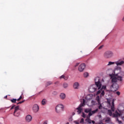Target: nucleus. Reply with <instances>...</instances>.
Returning <instances> with one entry per match:
<instances>
[{
    "label": "nucleus",
    "mask_w": 124,
    "mask_h": 124,
    "mask_svg": "<svg viewBox=\"0 0 124 124\" xmlns=\"http://www.w3.org/2000/svg\"><path fill=\"white\" fill-rule=\"evenodd\" d=\"M77 109L78 110L77 112L78 114H81V113H82V107L79 106Z\"/></svg>",
    "instance_id": "a211bd4d"
},
{
    "label": "nucleus",
    "mask_w": 124,
    "mask_h": 124,
    "mask_svg": "<svg viewBox=\"0 0 124 124\" xmlns=\"http://www.w3.org/2000/svg\"><path fill=\"white\" fill-rule=\"evenodd\" d=\"M116 123H117L119 124H123V122H122V121H120L119 120V118H116Z\"/></svg>",
    "instance_id": "bb28decb"
},
{
    "label": "nucleus",
    "mask_w": 124,
    "mask_h": 124,
    "mask_svg": "<svg viewBox=\"0 0 124 124\" xmlns=\"http://www.w3.org/2000/svg\"><path fill=\"white\" fill-rule=\"evenodd\" d=\"M115 62H109L107 65L108 66H109V65H113V64H115Z\"/></svg>",
    "instance_id": "5701e85b"
},
{
    "label": "nucleus",
    "mask_w": 124,
    "mask_h": 124,
    "mask_svg": "<svg viewBox=\"0 0 124 124\" xmlns=\"http://www.w3.org/2000/svg\"><path fill=\"white\" fill-rule=\"evenodd\" d=\"M19 110H20L19 106L15 107V111L13 113L14 116L15 117H19L20 116V111H19Z\"/></svg>",
    "instance_id": "6e6552de"
},
{
    "label": "nucleus",
    "mask_w": 124,
    "mask_h": 124,
    "mask_svg": "<svg viewBox=\"0 0 124 124\" xmlns=\"http://www.w3.org/2000/svg\"><path fill=\"white\" fill-rule=\"evenodd\" d=\"M6 97H7V96H6L5 97V98H6Z\"/></svg>",
    "instance_id": "de8ad7c7"
},
{
    "label": "nucleus",
    "mask_w": 124,
    "mask_h": 124,
    "mask_svg": "<svg viewBox=\"0 0 124 124\" xmlns=\"http://www.w3.org/2000/svg\"><path fill=\"white\" fill-rule=\"evenodd\" d=\"M81 116L83 118H87V116H86V114L84 112H82V115H81Z\"/></svg>",
    "instance_id": "473e14b6"
},
{
    "label": "nucleus",
    "mask_w": 124,
    "mask_h": 124,
    "mask_svg": "<svg viewBox=\"0 0 124 124\" xmlns=\"http://www.w3.org/2000/svg\"><path fill=\"white\" fill-rule=\"evenodd\" d=\"M108 114L109 115V116L113 117V118H119V117H121V119L124 121V116L122 117V113L119 112L118 110H116L115 113L113 114L112 111L110 109H108Z\"/></svg>",
    "instance_id": "7ed1b4c3"
},
{
    "label": "nucleus",
    "mask_w": 124,
    "mask_h": 124,
    "mask_svg": "<svg viewBox=\"0 0 124 124\" xmlns=\"http://www.w3.org/2000/svg\"><path fill=\"white\" fill-rule=\"evenodd\" d=\"M124 62L122 61L121 62H115V64L117 65H122V64H124Z\"/></svg>",
    "instance_id": "6ab92c4d"
},
{
    "label": "nucleus",
    "mask_w": 124,
    "mask_h": 124,
    "mask_svg": "<svg viewBox=\"0 0 124 124\" xmlns=\"http://www.w3.org/2000/svg\"><path fill=\"white\" fill-rule=\"evenodd\" d=\"M114 102H115V100L112 99L111 101V105L110 106V109L112 112L115 111V104L114 103Z\"/></svg>",
    "instance_id": "f8f14e48"
},
{
    "label": "nucleus",
    "mask_w": 124,
    "mask_h": 124,
    "mask_svg": "<svg viewBox=\"0 0 124 124\" xmlns=\"http://www.w3.org/2000/svg\"><path fill=\"white\" fill-rule=\"evenodd\" d=\"M31 120H32V117L31 115H28L26 117V121L27 123H30V122H31Z\"/></svg>",
    "instance_id": "4468645a"
},
{
    "label": "nucleus",
    "mask_w": 124,
    "mask_h": 124,
    "mask_svg": "<svg viewBox=\"0 0 124 124\" xmlns=\"http://www.w3.org/2000/svg\"><path fill=\"white\" fill-rule=\"evenodd\" d=\"M60 79H64V80H67L68 79V77L67 76H65L64 75H62L60 77Z\"/></svg>",
    "instance_id": "aec40b11"
},
{
    "label": "nucleus",
    "mask_w": 124,
    "mask_h": 124,
    "mask_svg": "<svg viewBox=\"0 0 124 124\" xmlns=\"http://www.w3.org/2000/svg\"><path fill=\"white\" fill-rule=\"evenodd\" d=\"M46 103H47V100H46V99H43L42 100V104L43 105H46Z\"/></svg>",
    "instance_id": "412c9836"
},
{
    "label": "nucleus",
    "mask_w": 124,
    "mask_h": 124,
    "mask_svg": "<svg viewBox=\"0 0 124 124\" xmlns=\"http://www.w3.org/2000/svg\"><path fill=\"white\" fill-rule=\"evenodd\" d=\"M24 102H25V100H23L22 101H20V102H18L17 104H21V103H23Z\"/></svg>",
    "instance_id": "c9c22d12"
},
{
    "label": "nucleus",
    "mask_w": 124,
    "mask_h": 124,
    "mask_svg": "<svg viewBox=\"0 0 124 124\" xmlns=\"http://www.w3.org/2000/svg\"><path fill=\"white\" fill-rule=\"evenodd\" d=\"M104 121H105V123H107V124H110L111 118L109 117H107L104 119Z\"/></svg>",
    "instance_id": "dca6fc26"
},
{
    "label": "nucleus",
    "mask_w": 124,
    "mask_h": 124,
    "mask_svg": "<svg viewBox=\"0 0 124 124\" xmlns=\"http://www.w3.org/2000/svg\"><path fill=\"white\" fill-rule=\"evenodd\" d=\"M43 124H48V121H44Z\"/></svg>",
    "instance_id": "4c0bfd02"
},
{
    "label": "nucleus",
    "mask_w": 124,
    "mask_h": 124,
    "mask_svg": "<svg viewBox=\"0 0 124 124\" xmlns=\"http://www.w3.org/2000/svg\"><path fill=\"white\" fill-rule=\"evenodd\" d=\"M96 104V102H95V101L92 100L91 101V106H93V105H95Z\"/></svg>",
    "instance_id": "cd10ccee"
},
{
    "label": "nucleus",
    "mask_w": 124,
    "mask_h": 124,
    "mask_svg": "<svg viewBox=\"0 0 124 124\" xmlns=\"http://www.w3.org/2000/svg\"><path fill=\"white\" fill-rule=\"evenodd\" d=\"M98 111V108H97L93 111H92L91 108H88L84 109V112L85 113H89L88 115L89 117H92V115H93V114H95L96 112Z\"/></svg>",
    "instance_id": "20e7f679"
},
{
    "label": "nucleus",
    "mask_w": 124,
    "mask_h": 124,
    "mask_svg": "<svg viewBox=\"0 0 124 124\" xmlns=\"http://www.w3.org/2000/svg\"><path fill=\"white\" fill-rule=\"evenodd\" d=\"M22 99V95H21L18 99H17V101H20Z\"/></svg>",
    "instance_id": "f704fd0d"
},
{
    "label": "nucleus",
    "mask_w": 124,
    "mask_h": 124,
    "mask_svg": "<svg viewBox=\"0 0 124 124\" xmlns=\"http://www.w3.org/2000/svg\"><path fill=\"white\" fill-rule=\"evenodd\" d=\"M67 87H68V84L67 83L64 82V83H63V88H64V89H66Z\"/></svg>",
    "instance_id": "4be33fe9"
},
{
    "label": "nucleus",
    "mask_w": 124,
    "mask_h": 124,
    "mask_svg": "<svg viewBox=\"0 0 124 124\" xmlns=\"http://www.w3.org/2000/svg\"><path fill=\"white\" fill-rule=\"evenodd\" d=\"M90 118H91V116H87L85 120V122H87L88 124H92H92H94L95 123L94 121H92Z\"/></svg>",
    "instance_id": "9b49d317"
},
{
    "label": "nucleus",
    "mask_w": 124,
    "mask_h": 124,
    "mask_svg": "<svg viewBox=\"0 0 124 124\" xmlns=\"http://www.w3.org/2000/svg\"><path fill=\"white\" fill-rule=\"evenodd\" d=\"M108 104L109 105V106H111V100L110 99H108Z\"/></svg>",
    "instance_id": "7c9ffc66"
},
{
    "label": "nucleus",
    "mask_w": 124,
    "mask_h": 124,
    "mask_svg": "<svg viewBox=\"0 0 124 124\" xmlns=\"http://www.w3.org/2000/svg\"><path fill=\"white\" fill-rule=\"evenodd\" d=\"M83 76L84 77V78H88V77H89V73L85 72L83 74Z\"/></svg>",
    "instance_id": "393cba45"
},
{
    "label": "nucleus",
    "mask_w": 124,
    "mask_h": 124,
    "mask_svg": "<svg viewBox=\"0 0 124 124\" xmlns=\"http://www.w3.org/2000/svg\"><path fill=\"white\" fill-rule=\"evenodd\" d=\"M95 84H93L90 86L89 91L90 93H94L96 91H99L101 88V82L99 77H96L94 79Z\"/></svg>",
    "instance_id": "f03ea898"
},
{
    "label": "nucleus",
    "mask_w": 124,
    "mask_h": 124,
    "mask_svg": "<svg viewBox=\"0 0 124 124\" xmlns=\"http://www.w3.org/2000/svg\"><path fill=\"white\" fill-rule=\"evenodd\" d=\"M66 97V95H65V93H61L60 94V98L62 99V100H64V99H65V98Z\"/></svg>",
    "instance_id": "2eb2a0df"
},
{
    "label": "nucleus",
    "mask_w": 124,
    "mask_h": 124,
    "mask_svg": "<svg viewBox=\"0 0 124 124\" xmlns=\"http://www.w3.org/2000/svg\"><path fill=\"white\" fill-rule=\"evenodd\" d=\"M80 87V84L78 82H76L73 84V88L76 90H78Z\"/></svg>",
    "instance_id": "ddd939ff"
},
{
    "label": "nucleus",
    "mask_w": 124,
    "mask_h": 124,
    "mask_svg": "<svg viewBox=\"0 0 124 124\" xmlns=\"http://www.w3.org/2000/svg\"><path fill=\"white\" fill-rule=\"evenodd\" d=\"M96 100L97 101L99 104H100V99L99 98V96H96Z\"/></svg>",
    "instance_id": "a878e982"
},
{
    "label": "nucleus",
    "mask_w": 124,
    "mask_h": 124,
    "mask_svg": "<svg viewBox=\"0 0 124 124\" xmlns=\"http://www.w3.org/2000/svg\"><path fill=\"white\" fill-rule=\"evenodd\" d=\"M85 67L86 65L85 64V63H81L78 67V71H79L80 72H83Z\"/></svg>",
    "instance_id": "9d476101"
},
{
    "label": "nucleus",
    "mask_w": 124,
    "mask_h": 124,
    "mask_svg": "<svg viewBox=\"0 0 124 124\" xmlns=\"http://www.w3.org/2000/svg\"><path fill=\"white\" fill-rule=\"evenodd\" d=\"M74 115H75V113L74 112L72 113V116H74Z\"/></svg>",
    "instance_id": "c03bdc74"
},
{
    "label": "nucleus",
    "mask_w": 124,
    "mask_h": 124,
    "mask_svg": "<svg viewBox=\"0 0 124 124\" xmlns=\"http://www.w3.org/2000/svg\"><path fill=\"white\" fill-rule=\"evenodd\" d=\"M114 56L113 51L108 50L104 53V57L105 59H111Z\"/></svg>",
    "instance_id": "423d86ee"
},
{
    "label": "nucleus",
    "mask_w": 124,
    "mask_h": 124,
    "mask_svg": "<svg viewBox=\"0 0 124 124\" xmlns=\"http://www.w3.org/2000/svg\"><path fill=\"white\" fill-rule=\"evenodd\" d=\"M103 90H106V85H103L101 84V87L97 92L96 95L100 94V97H102V96H104V95L105 94V92Z\"/></svg>",
    "instance_id": "39448f33"
},
{
    "label": "nucleus",
    "mask_w": 124,
    "mask_h": 124,
    "mask_svg": "<svg viewBox=\"0 0 124 124\" xmlns=\"http://www.w3.org/2000/svg\"><path fill=\"white\" fill-rule=\"evenodd\" d=\"M110 79L111 82V85L110 86V90L112 91L113 89H118V81L123 82L124 77V72L120 71L118 74H109Z\"/></svg>",
    "instance_id": "f257e3e1"
},
{
    "label": "nucleus",
    "mask_w": 124,
    "mask_h": 124,
    "mask_svg": "<svg viewBox=\"0 0 124 124\" xmlns=\"http://www.w3.org/2000/svg\"><path fill=\"white\" fill-rule=\"evenodd\" d=\"M14 107H15V106H13L11 108V110H12L13 109H14Z\"/></svg>",
    "instance_id": "ea45409f"
},
{
    "label": "nucleus",
    "mask_w": 124,
    "mask_h": 124,
    "mask_svg": "<svg viewBox=\"0 0 124 124\" xmlns=\"http://www.w3.org/2000/svg\"><path fill=\"white\" fill-rule=\"evenodd\" d=\"M0 124H1V123H0Z\"/></svg>",
    "instance_id": "8fccbe9b"
},
{
    "label": "nucleus",
    "mask_w": 124,
    "mask_h": 124,
    "mask_svg": "<svg viewBox=\"0 0 124 124\" xmlns=\"http://www.w3.org/2000/svg\"><path fill=\"white\" fill-rule=\"evenodd\" d=\"M84 119L83 118H82L81 120H80V122H79V123L80 124H84Z\"/></svg>",
    "instance_id": "2f4dec72"
},
{
    "label": "nucleus",
    "mask_w": 124,
    "mask_h": 124,
    "mask_svg": "<svg viewBox=\"0 0 124 124\" xmlns=\"http://www.w3.org/2000/svg\"><path fill=\"white\" fill-rule=\"evenodd\" d=\"M99 106L98 107L99 109H102V105H101L100 103V104H99Z\"/></svg>",
    "instance_id": "72a5a7b5"
},
{
    "label": "nucleus",
    "mask_w": 124,
    "mask_h": 124,
    "mask_svg": "<svg viewBox=\"0 0 124 124\" xmlns=\"http://www.w3.org/2000/svg\"><path fill=\"white\" fill-rule=\"evenodd\" d=\"M74 123H75V124H79V122H77V121H74Z\"/></svg>",
    "instance_id": "a19ab883"
},
{
    "label": "nucleus",
    "mask_w": 124,
    "mask_h": 124,
    "mask_svg": "<svg viewBox=\"0 0 124 124\" xmlns=\"http://www.w3.org/2000/svg\"><path fill=\"white\" fill-rule=\"evenodd\" d=\"M52 84H53V82H52V81H48L46 84V87H48V86H50V85H52Z\"/></svg>",
    "instance_id": "b1692460"
},
{
    "label": "nucleus",
    "mask_w": 124,
    "mask_h": 124,
    "mask_svg": "<svg viewBox=\"0 0 124 124\" xmlns=\"http://www.w3.org/2000/svg\"><path fill=\"white\" fill-rule=\"evenodd\" d=\"M116 71H117V69L115 70V72H116Z\"/></svg>",
    "instance_id": "09e8293b"
},
{
    "label": "nucleus",
    "mask_w": 124,
    "mask_h": 124,
    "mask_svg": "<svg viewBox=\"0 0 124 124\" xmlns=\"http://www.w3.org/2000/svg\"><path fill=\"white\" fill-rule=\"evenodd\" d=\"M33 111L34 113H37L39 111V106L37 104H34L32 107Z\"/></svg>",
    "instance_id": "1a4fd4ad"
},
{
    "label": "nucleus",
    "mask_w": 124,
    "mask_h": 124,
    "mask_svg": "<svg viewBox=\"0 0 124 124\" xmlns=\"http://www.w3.org/2000/svg\"><path fill=\"white\" fill-rule=\"evenodd\" d=\"M81 101L82 102L79 106H81V107H84V106L86 105V100L84 99H83Z\"/></svg>",
    "instance_id": "f3484780"
},
{
    "label": "nucleus",
    "mask_w": 124,
    "mask_h": 124,
    "mask_svg": "<svg viewBox=\"0 0 124 124\" xmlns=\"http://www.w3.org/2000/svg\"><path fill=\"white\" fill-rule=\"evenodd\" d=\"M116 94H117V95H120V94H121V92L117 91L116 92Z\"/></svg>",
    "instance_id": "e433bc0d"
},
{
    "label": "nucleus",
    "mask_w": 124,
    "mask_h": 124,
    "mask_svg": "<svg viewBox=\"0 0 124 124\" xmlns=\"http://www.w3.org/2000/svg\"><path fill=\"white\" fill-rule=\"evenodd\" d=\"M64 108V107L62 104L57 105L55 108L56 113L60 114L62 111H63Z\"/></svg>",
    "instance_id": "0eeeda50"
},
{
    "label": "nucleus",
    "mask_w": 124,
    "mask_h": 124,
    "mask_svg": "<svg viewBox=\"0 0 124 124\" xmlns=\"http://www.w3.org/2000/svg\"><path fill=\"white\" fill-rule=\"evenodd\" d=\"M53 93H54L55 94H57V92H53Z\"/></svg>",
    "instance_id": "37998d69"
},
{
    "label": "nucleus",
    "mask_w": 124,
    "mask_h": 124,
    "mask_svg": "<svg viewBox=\"0 0 124 124\" xmlns=\"http://www.w3.org/2000/svg\"><path fill=\"white\" fill-rule=\"evenodd\" d=\"M122 21H123V22H124V17L122 19Z\"/></svg>",
    "instance_id": "a18cd8bd"
},
{
    "label": "nucleus",
    "mask_w": 124,
    "mask_h": 124,
    "mask_svg": "<svg viewBox=\"0 0 124 124\" xmlns=\"http://www.w3.org/2000/svg\"><path fill=\"white\" fill-rule=\"evenodd\" d=\"M66 124H69V123L67 122L66 123Z\"/></svg>",
    "instance_id": "49530a36"
},
{
    "label": "nucleus",
    "mask_w": 124,
    "mask_h": 124,
    "mask_svg": "<svg viewBox=\"0 0 124 124\" xmlns=\"http://www.w3.org/2000/svg\"><path fill=\"white\" fill-rule=\"evenodd\" d=\"M103 48V46H101L100 47H99L98 49L99 50H100Z\"/></svg>",
    "instance_id": "58836bf2"
},
{
    "label": "nucleus",
    "mask_w": 124,
    "mask_h": 124,
    "mask_svg": "<svg viewBox=\"0 0 124 124\" xmlns=\"http://www.w3.org/2000/svg\"><path fill=\"white\" fill-rule=\"evenodd\" d=\"M91 96H93V95H91V94L87 95V99H92V97H91Z\"/></svg>",
    "instance_id": "c756f323"
},
{
    "label": "nucleus",
    "mask_w": 124,
    "mask_h": 124,
    "mask_svg": "<svg viewBox=\"0 0 124 124\" xmlns=\"http://www.w3.org/2000/svg\"><path fill=\"white\" fill-rule=\"evenodd\" d=\"M10 100L12 102V103H16V101H17V100L14 98L11 99Z\"/></svg>",
    "instance_id": "c85d7f7f"
},
{
    "label": "nucleus",
    "mask_w": 124,
    "mask_h": 124,
    "mask_svg": "<svg viewBox=\"0 0 124 124\" xmlns=\"http://www.w3.org/2000/svg\"><path fill=\"white\" fill-rule=\"evenodd\" d=\"M78 65H79V63H77L75 66L76 67V66H78Z\"/></svg>",
    "instance_id": "79ce46f5"
}]
</instances>
